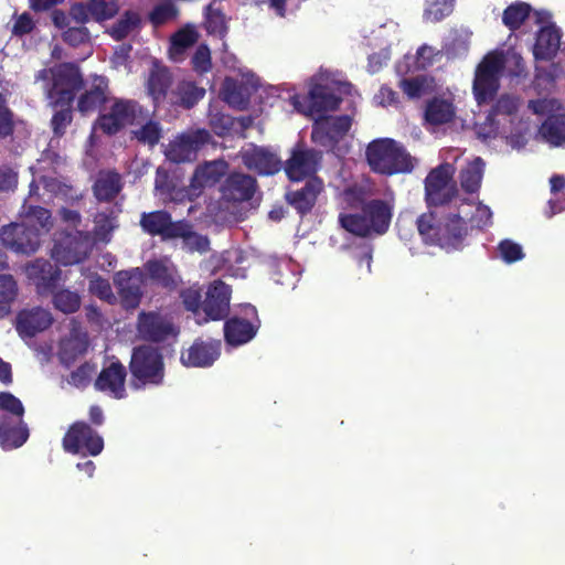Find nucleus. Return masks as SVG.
Returning <instances> with one entry per match:
<instances>
[{
  "instance_id": "62",
  "label": "nucleus",
  "mask_w": 565,
  "mask_h": 565,
  "mask_svg": "<svg viewBox=\"0 0 565 565\" xmlns=\"http://www.w3.org/2000/svg\"><path fill=\"white\" fill-rule=\"evenodd\" d=\"M374 102L383 107H397L399 103L397 93L386 86L381 87V89L374 95Z\"/></svg>"
},
{
  "instance_id": "47",
  "label": "nucleus",
  "mask_w": 565,
  "mask_h": 565,
  "mask_svg": "<svg viewBox=\"0 0 565 565\" xmlns=\"http://www.w3.org/2000/svg\"><path fill=\"white\" fill-rule=\"evenodd\" d=\"M205 28L210 34L223 36L227 32L226 19L220 9L213 4L206 7Z\"/></svg>"
},
{
  "instance_id": "31",
  "label": "nucleus",
  "mask_w": 565,
  "mask_h": 565,
  "mask_svg": "<svg viewBox=\"0 0 565 565\" xmlns=\"http://www.w3.org/2000/svg\"><path fill=\"white\" fill-rule=\"evenodd\" d=\"M28 275L41 291H53L60 281L61 270L55 264L39 258L29 265Z\"/></svg>"
},
{
  "instance_id": "22",
  "label": "nucleus",
  "mask_w": 565,
  "mask_h": 565,
  "mask_svg": "<svg viewBox=\"0 0 565 565\" xmlns=\"http://www.w3.org/2000/svg\"><path fill=\"white\" fill-rule=\"evenodd\" d=\"M211 128L221 138L231 137L237 139L255 138L253 131H259L250 116L234 118L230 115L215 114L211 117Z\"/></svg>"
},
{
  "instance_id": "57",
  "label": "nucleus",
  "mask_w": 565,
  "mask_h": 565,
  "mask_svg": "<svg viewBox=\"0 0 565 565\" xmlns=\"http://www.w3.org/2000/svg\"><path fill=\"white\" fill-rule=\"evenodd\" d=\"M426 82L424 76L405 78L401 82V87L409 98H418L425 92Z\"/></svg>"
},
{
  "instance_id": "44",
  "label": "nucleus",
  "mask_w": 565,
  "mask_h": 565,
  "mask_svg": "<svg viewBox=\"0 0 565 565\" xmlns=\"http://www.w3.org/2000/svg\"><path fill=\"white\" fill-rule=\"evenodd\" d=\"M140 25V17L137 12L126 11L125 14L111 26L110 35L119 41L125 39Z\"/></svg>"
},
{
  "instance_id": "48",
  "label": "nucleus",
  "mask_w": 565,
  "mask_h": 565,
  "mask_svg": "<svg viewBox=\"0 0 565 565\" xmlns=\"http://www.w3.org/2000/svg\"><path fill=\"white\" fill-rule=\"evenodd\" d=\"M175 239H182L183 246H185L189 252L203 254L209 249L207 237L194 232L193 226L182 231V234L177 235Z\"/></svg>"
},
{
  "instance_id": "40",
  "label": "nucleus",
  "mask_w": 565,
  "mask_h": 565,
  "mask_svg": "<svg viewBox=\"0 0 565 565\" xmlns=\"http://www.w3.org/2000/svg\"><path fill=\"white\" fill-rule=\"evenodd\" d=\"M204 143H162L164 154L169 161L174 163H190L196 161L200 146Z\"/></svg>"
},
{
  "instance_id": "19",
  "label": "nucleus",
  "mask_w": 565,
  "mask_h": 565,
  "mask_svg": "<svg viewBox=\"0 0 565 565\" xmlns=\"http://www.w3.org/2000/svg\"><path fill=\"white\" fill-rule=\"evenodd\" d=\"M258 87L259 79L253 74L243 76L241 81L226 77L221 88V96L230 107L244 110Z\"/></svg>"
},
{
  "instance_id": "10",
  "label": "nucleus",
  "mask_w": 565,
  "mask_h": 565,
  "mask_svg": "<svg viewBox=\"0 0 565 565\" xmlns=\"http://www.w3.org/2000/svg\"><path fill=\"white\" fill-rule=\"evenodd\" d=\"M111 104L104 108L96 119L93 131L98 135L100 131L105 136H113L132 124L140 111L139 105L129 99H111Z\"/></svg>"
},
{
  "instance_id": "35",
  "label": "nucleus",
  "mask_w": 565,
  "mask_h": 565,
  "mask_svg": "<svg viewBox=\"0 0 565 565\" xmlns=\"http://www.w3.org/2000/svg\"><path fill=\"white\" fill-rule=\"evenodd\" d=\"M561 45V32L554 25H545L541 28L536 43L534 46V55L536 58L551 60L555 56Z\"/></svg>"
},
{
  "instance_id": "1",
  "label": "nucleus",
  "mask_w": 565,
  "mask_h": 565,
  "mask_svg": "<svg viewBox=\"0 0 565 565\" xmlns=\"http://www.w3.org/2000/svg\"><path fill=\"white\" fill-rule=\"evenodd\" d=\"M351 84L333 81L328 73H320L312 77V86L309 90V106L303 108L298 97H292V105L299 113L310 116L313 120L312 141H339L343 139L351 128L349 116H324L323 113L334 110L341 98L335 92L349 94Z\"/></svg>"
},
{
  "instance_id": "15",
  "label": "nucleus",
  "mask_w": 565,
  "mask_h": 565,
  "mask_svg": "<svg viewBox=\"0 0 565 565\" xmlns=\"http://www.w3.org/2000/svg\"><path fill=\"white\" fill-rule=\"evenodd\" d=\"M191 227L186 221H173L166 210L143 212L140 214V228L145 234L161 238L162 242L175 239L177 235Z\"/></svg>"
},
{
  "instance_id": "13",
  "label": "nucleus",
  "mask_w": 565,
  "mask_h": 565,
  "mask_svg": "<svg viewBox=\"0 0 565 565\" xmlns=\"http://www.w3.org/2000/svg\"><path fill=\"white\" fill-rule=\"evenodd\" d=\"M52 88L47 90L49 98L61 105L68 106L76 92L83 86L79 68L72 63L52 68Z\"/></svg>"
},
{
  "instance_id": "39",
  "label": "nucleus",
  "mask_w": 565,
  "mask_h": 565,
  "mask_svg": "<svg viewBox=\"0 0 565 565\" xmlns=\"http://www.w3.org/2000/svg\"><path fill=\"white\" fill-rule=\"evenodd\" d=\"M455 117L454 105L443 98L430 100L425 110V119L433 125L449 122Z\"/></svg>"
},
{
  "instance_id": "58",
  "label": "nucleus",
  "mask_w": 565,
  "mask_h": 565,
  "mask_svg": "<svg viewBox=\"0 0 565 565\" xmlns=\"http://www.w3.org/2000/svg\"><path fill=\"white\" fill-rule=\"evenodd\" d=\"M192 65L198 73H205L211 68V52L206 45L202 44L196 49L192 56Z\"/></svg>"
},
{
  "instance_id": "30",
  "label": "nucleus",
  "mask_w": 565,
  "mask_h": 565,
  "mask_svg": "<svg viewBox=\"0 0 565 565\" xmlns=\"http://www.w3.org/2000/svg\"><path fill=\"white\" fill-rule=\"evenodd\" d=\"M122 190V179L115 169H103L93 183V195L99 203H113Z\"/></svg>"
},
{
  "instance_id": "21",
  "label": "nucleus",
  "mask_w": 565,
  "mask_h": 565,
  "mask_svg": "<svg viewBox=\"0 0 565 565\" xmlns=\"http://www.w3.org/2000/svg\"><path fill=\"white\" fill-rule=\"evenodd\" d=\"M241 159L247 170L262 177L277 174L282 168V162L276 153L255 143L241 150Z\"/></svg>"
},
{
  "instance_id": "27",
  "label": "nucleus",
  "mask_w": 565,
  "mask_h": 565,
  "mask_svg": "<svg viewBox=\"0 0 565 565\" xmlns=\"http://www.w3.org/2000/svg\"><path fill=\"white\" fill-rule=\"evenodd\" d=\"M322 191L323 181L319 178H309L302 188L286 191L285 201L300 216H306L313 209L317 198Z\"/></svg>"
},
{
  "instance_id": "41",
  "label": "nucleus",
  "mask_w": 565,
  "mask_h": 565,
  "mask_svg": "<svg viewBox=\"0 0 565 565\" xmlns=\"http://www.w3.org/2000/svg\"><path fill=\"white\" fill-rule=\"evenodd\" d=\"M52 303L55 310L61 311L63 315H74L81 308V296L68 288H60L53 291Z\"/></svg>"
},
{
  "instance_id": "23",
  "label": "nucleus",
  "mask_w": 565,
  "mask_h": 565,
  "mask_svg": "<svg viewBox=\"0 0 565 565\" xmlns=\"http://www.w3.org/2000/svg\"><path fill=\"white\" fill-rule=\"evenodd\" d=\"M221 355V341L195 339L189 349L180 353V363L185 367H209Z\"/></svg>"
},
{
  "instance_id": "60",
  "label": "nucleus",
  "mask_w": 565,
  "mask_h": 565,
  "mask_svg": "<svg viewBox=\"0 0 565 565\" xmlns=\"http://www.w3.org/2000/svg\"><path fill=\"white\" fill-rule=\"evenodd\" d=\"M476 134L482 139L498 138V125L492 114H489L482 124L476 125Z\"/></svg>"
},
{
  "instance_id": "43",
  "label": "nucleus",
  "mask_w": 565,
  "mask_h": 565,
  "mask_svg": "<svg viewBox=\"0 0 565 565\" xmlns=\"http://www.w3.org/2000/svg\"><path fill=\"white\" fill-rule=\"evenodd\" d=\"M138 125L139 128L132 131L138 141H160L167 137V130L157 119L149 118Z\"/></svg>"
},
{
  "instance_id": "4",
  "label": "nucleus",
  "mask_w": 565,
  "mask_h": 565,
  "mask_svg": "<svg viewBox=\"0 0 565 565\" xmlns=\"http://www.w3.org/2000/svg\"><path fill=\"white\" fill-rule=\"evenodd\" d=\"M393 206L383 199H371L361 204L358 213H341L338 223L350 234L361 237L383 236L392 224Z\"/></svg>"
},
{
  "instance_id": "37",
  "label": "nucleus",
  "mask_w": 565,
  "mask_h": 565,
  "mask_svg": "<svg viewBox=\"0 0 565 565\" xmlns=\"http://www.w3.org/2000/svg\"><path fill=\"white\" fill-rule=\"evenodd\" d=\"M482 173H484V161L476 158L468 162L460 171V186L466 193L473 194L481 186Z\"/></svg>"
},
{
  "instance_id": "63",
  "label": "nucleus",
  "mask_w": 565,
  "mask_h": 565,
  "mask_svg": "<svg viewBox=\"0 0 565 565\" xmlns=\"http://www.w3.org/2000/svg\"><path fill=\"white\" fill-rule=\"evenodd\" d=\"M471 221L475 222V226L478 228L490 226L492 223L491 209L482 203H478L477 211H475L473 216H471Z\"/></svg>"
},
{
  "instance_id": "3",
  "label": "nucleus",
  "mask_w": 565,
  "mask_h": 565,
  "mask_svg": "<svg viewBox=\"0 0 565 565\" xmlns=\"http://www.w3.org/2000/svg\"><path fill=\"white\" fill-rule=\"evenodd\" d=\"M508 68L511 76H520L524 70L522 56L514 51L488 53L475 72L472 90L479 105L490 102L500 87V77Z\"/></svg>"
},
{
  "instance_id": "38",
  "label": "nucleus",
  "mask_w": 565,
  "mask_h": 565,
  "mask_svg": "<svg viewBox=\"0 0 565 565\" xmlns=\"http://www.w3.org/2000/svg\"><path fill=\"white\" fill-rule=\"evenodd\" d=\"M87 352V339L85 334H70L60 343V361L71 364Z\"/></svg>"
},
{
  "instance_id": "51",
  "label": "nucleus",
  "mask_w": 565,
  "mask_h": 565,
  "mask_svg": "<svg viewBox=\"0 0 565 565\" xmlns=\"http://www.w3.org/2000/svg\"><path fill=\"white\" fill-rule=\"evenodd\" d=\"M499 254L507 264H513L523 259L522 246L511 239H503L498 245Z\"/></svg>"
},
{
  "instance_id": "32",
  "label": "nucleus",
  "mask_w": 565,
  "mask_h": 565,
  "mask_svg": "<svg viewBox=\"0 0 565 565\" xmlns=\"http://www.w3.org/2000/svg\"><path fill=\"white\" fill-rule=\"evenodd\" d=\"M205 95V89L190 81H180L168 95V103L185 109L192 108Z\"/></svg>"
},
{
  "instance_id": "64",
  "label": "nucleus",
  "mask_w": 565,
  "mask_h": 565,
  "mask_svg": "<svg viewBox=\"0 0 565 565\" xmlns=\"http://www.w3.org/2000/svg\"><path fill=\"white\" fill-rule=\"evenodd\" d=\"M565 210V194L564 193H557L553 194V198L548 200V206H546L545 210V217L552 218L561 213H563Z\"/></svg>"
},
{
  "instance_id": "8",
  "label": "nucleus",
  "mask_w": 565,
  "mask_h": 565,
  "mask_svg": "<svg viewBox=\"0 0 565 565\" xmlns=\"http://www.w3.org/2000/svg\"><path fill=\"white\" fill-rule=\"evenodd\" d=\"M454 175L455 167L449 162L430 169L425 179V202L429 209L446 207L458 200V188Z\"/></svg>"
},
{
  "instance_id": "26",
  "label": "nucleus",
  "mask_w": 565,
  "mask_h": 565,
  "mask_svg": "<svg viewBox=\"0 0 565 565\" xmlns=\"http://www.w3.org/2000/svg\"><path fill=\"white\" fill-rule=\"evenodd\" d=\"M52 323L53 317L50 311L41 307H34L32 309H22L18 312L14 328L22 339H28L44 332Z\"/></svg>"
},
{
  "instance_id": "45",
  "label": "nucleus",
  "mask_w": 565,
  "mask_h": 565,
  "mask_svg": "<svg viewBox=\"0 0 565 565\" xmlns=\"http://www.w3.org/2000/svg\"><path fill=\"white\" fill-rule=\"evenodd\" d=\"M530 6L524 2L511 4L503 12V23L510 30H516L521 26V24L525 21L530 13Z\"/></svg>"
},
{
  "instance_id": "36",
  "label": "nucleus",
  "mask_w": 565,
  "mask_h": 565,
  "mask_svg": "<svg viewBox=\"0 0 565 565\" xmlns=\"http://www.w3.org/2000/svg\"><path fill=\"white\" fill-rule=\"evenodd\" d=\"M172 85V76L168 68L154 66L149 75L148 90L156 103L168 100L169 87Z\"/></svg>"
},
{
  "instance_id": "28",
  "label": "nucleus",
  "mask_w": 565,
  "mask_h": 565,
  "mask_svg": "<svg viewBox=\"0 0 565 565\" xmlns=\"http://www.w3.org/2000/svg\"><path fill=\"white\" fill-rule=\"evenodd\" d=\"M256 189H258V183H256L255 178L241 172H233L226 177L223 185H221V195L226 202L244 203L252 200Z\"/></svg>"
},
{
  "instance_id": "42",
  "label": "nucleus",
  "mask_w": 565,
  "mask_h": 565,
  "mask_svg": "<svg viewBox=\"0 0 565 565\" xmlns=\"http://www.w3.org/2000/svg\"><path fill=\"white\" fill-rule=\"evenodd\" d=\"M198 32L193 26H185L178 31L171 39L169 50L170 57L179 62L183 58V53L198 41Z\"/></svg>"
},
{
  "instance_id": "2",
  "label": "nucleus",
  "mask_w": 565,
  "mask_h": 565,
  "mask_svg": "<svg viewBox=\"0 0 565 565\" xmlns=\"http://www.w3.org/2000/svg\"><path fill=\"white\" fill-rule=\"evenodd\" d=\"M231 285L221 279L207 284L205 295L195 287L180 291L183 309L192 313L199 326L227 319L231 312Z\"/></svg>"
},
{
  "instance_id": "9",
  "label": "nucleus",
  "mask_w": 565,
  "mask_h": 565,
  "mask_svg": "<svg viewBox=\"0 0 565 565\" xmlns=\"http://www.w3.org/2000/svg\"><path fill=\"white\" fill-rule=\"evenodd\" d=\"M63 451L83 457H96L104 450V438L87 422L76 420L62 438Z\"/></svg>"
},
{
  "instance_id": "61",
  "label": "nucleus",
  "mask_w": 565,
  "mask_h": 565,
  "mask_svg": "<svg viewBox=\"0 0 565 565\" xmlns=\"http://www.w3.org/2000/svg\"><path fill=\"white\" fill-rule=\"evenodd\" d=\"M63 38L72 46H77L88 40L89 33L85 26H72L64 32Z\"/></svg>"
},
{
  "instance_id": "17",
  "label": "nucleus",
  "mask_w": 565,
  "mask_h": 565,
  "mask_svg": "<svg viewBox=\"0 0 565 565\" xmlns=\"http://www.w3.org/2000/svg\"><path fill=\"white\" fill-rule=\"evenodd\" d=\"M298 143L292 149L291 157L286 160L281 169H285L286 178L291 182H302L310 178H318L315 174L320 167L321 152L315 149L301 148Z\"/></svg>"
},
{
  "instance_id": "6",
  "label": "nucleus",
  "mask_w": 565,
  "mask_h": 565,
  "mask_svg": "<svg viewBox=\"0 0 565 565\" xmlns=\"http://www.w3.org/2000/svg\"><path fill=\"white\" fill-rule=\"evenodd\" d=\"M128 370H130L131 386L136 390L162 385L166 377L162 352L148 344L134 348Z\"/></svg>"
},
{
  "instance_id": "46",
  "label": "nucleus",
  "mask_w": 565,
  "mask_h": 565,
  "mask_svg": "<svg viewBox=\"0 0 565 565\" xmlns=\"http://www.w3.org/2000/svg\"><path fill=\"white\" fill-rule=\"evenodd\" d=\"M52 214L46 207L28 206L24 212V222L20 224L38 226L39 231H49L52 223Z\"/></svg>"
},
{
  "instance_id": "11",
  "label": "nucleus",
  "mask_w": 565,
  "mask_h": 565,
  "mask_svg": "<svg viewBox=\"0 0 565 565\" xmlns=\"http://www.w3.org/2000/svg\"><path fill=\"white\" fill-rule=\"evenodd\" d=\"M39 227L25 223H11L0 227V243L4 248L25 256H31L40 247Z\"/></svg>"
},
{
  "instance_id": "12",
  "label": "nucleus",
  "mask_w": 565,
  "mask_h": 565,
  "mask_svg": "<svg viewBox=\"0 0 565 565\" xmlns=\"http://www.w3.org/2000/svg\"><path fill=\"white\" fill-rule=\"evenodd\" d=\"M529 108L535 114L547 118L541 125L540 135L547 141H565V114L563 106L555 98H542L529 102Z\"/></svg>"
},
{
  "instance_id": "52",
  "label": "nucleus",
  "mask_w": 565,
  "mask_h": 565,
  "mask_svg": "<svg viewBox=\"0 0 565 565\" xmlns=\"http://www.w3.org/2000/svg\"><path fill=\"white\" fill-rule=\"evenodd\" d=\"M177 14L178 9L173 3L163 2L153 8V10L149 14V19L154 25H160L169 20L174 19Z\"/></svg>"
},
{
  "instance_id": "53",
  "label": "nucleus",
  "mask_w": 565,
  "mask_h": 565,
  "mask_svg": "<svg viewBox=\"0 0 565 565\" xmlns=\"http://www.w3.org/2000/svg\"><path fill=\"white\" fill-rule=\"evenodd\" d=\"M520 99L511 94H502L495 102L490 114L493 115H512L519 108Z\"/></svg>"
},
{
  "instance_id": "56",
  "label": "nucleus",
  "mask_w": 565,
  "mask_h": 565,
  "mask_svg": "<svg viewBox=\"0 0 565 565\" xmlns=\"http://www.w3.org/2000/svg\"><path fill=\"white\" fill-rule=\"evenodd\" d=\"M0 411L7 412L15 417L23 416L21 399L8 392H0Z\"/></svg>"
},
{
  "instance_id": "54",
  "label": "nucleus",
  "mask_w": 565,
  "mask_h": 565,
  "mask_svg": "<svg viewBox=\"0 0 565 565\" xmlns=\"http://www.w3.org/2000/svg\"><path fill=\"white\" fill-rule=\"evenodd\" d=\"M17 284L9 274H0V306H9L15 298Z\"/></svg>"
},
{
  "instance_id": "25",
  "label": "nucleus",
  "mask_w": 565,
  "mask_h": 565,
  "mask_svg": "<svg viewBox=\"0 0 565 565\" xmlns=\"http://www.w3.org/2000/svg\"><path fill=\"white\" fill-rule=\"evenodd\" d=\"M227 162L224 160H213L196 167L192 179H190L189 189H186L190 200L200 196L203 189L217 184L227 172Z\"/></svg>"
},
{
  "instance_id": "34",
  "label": "nucleus",
  "mask_w": 565,
  "mask_h": 565,
  "mask_svg": "<svg viewBox=\"0 0 565 565\" xmlns=\"http://www.w3.org/2000/svg\"><path fill=\"white\" fill-rule=\"evenodd\" d=\"M95 81L96 83L86 89L77 102V110L84 116L99 110L100 106L108 102L107 83L102 77H97Z\"/></svg>"
},
{
  "instance_id": "20",
  "label": "nucleus",
  "mask_w": 565,
  "mask_h": 565,
  "mask_svg": "<svg viewBox=\"0 0 565 565\" xmlns=\"http://www.w3.org/2000/svg\"><path fill=\"white\" fill-rule=\"evenodd\" d=\"M88 255L87 237L81 232L67 234L55 242L52 248V258L62 266H73L84 262Z\"/></svg>"
},
{
  "instance_id": "55",
  "label": "nucleus",
  "mask_w": 565,
  "mask_h": 565,
  "mask_svg": "<svg viewBox=\"0 0 565 565\" xmlns=\"http://www.w3.org/2000/svg\"><path fill=\"white\" fill-rule=\"evenodd\" d=\"M93 372L94 366L88 362H84L82 365L72 371V373H70L68 384L77 388H83L87 386L88 382H90Z\"/></svg>"
},
{
  "instance_id": "5",
  "label": "nucleus",
  "mask_w": 565,
  "mask_h": 565,
  "mask_svg": "<svg viewBox=\"0 0 565 565\" xmlns=\"http://www.w3.org/2000/svg\"><path fill=\"white\" fill-rule=\"evenodd\" d=\"M416 227L423 239L430 245H437L446 252L460 249L468 235V225L460 213L449 212L435 221V213H423L416 220Z\"/></svg>"
},
{
  "instance_id": "16",
  "label": "nucleus",
  "mask_w": 565,
  "mask_h": 565,
  "mask_svg": "<svg viewBox=\"0 0 565 565\" xmlns=\"http://www.w3.org/2000/svg\"><path fill=\"white\" fill-rule=\"evenodd\" d=\"M145 271L140 267L119 270L114 276V286L117 289L120 306L125 310H134L139 307L145 287Z\"/></svg>"
},
{
  "instance_id": "14",
  "label": "nucleus",
  "mask_w": 565,
  "mask_h": 565,
  "mask_svg": "<svg viewBox=\"0 0 565 565\" xmlns=\"http://www.w3.org/2000/svg\"><path fill=\"white\" fill-rule=\"evenodd\" d=\"M243 312L245 318L233 316L223 320L224 341L233 348L247 344L258 333L259 320L255 307L244 305Z\"/></svg>"
},
{
  "instance_id": "59",
  "label": "nucleus",
  "mask_w": 565,
  "mask_h": 565,
  "mask_svg": "<svg viewBox=\"0 0 565 565\" xmlns=\"http://www.w3.org/2000/svg\"><path fill=\"white\" fill-rule=\"evenodd\" d=\"M72 121V110L67 107L56 111L51 120L54 138H61L64 135L66 126Z\"/></svg>"
},
{
  "instance_id": "50",
  "label": "nucleus",
  "mask_w": 565,
  "mask_h": 565,
  "mask_svg": "<svg viewBox=\"0 0 565 565\" xmlns=\"http://www.w3.org/2000/svg\"><path fill=\"white\" fill-rule=\"evenodd\" d=\"M89 8L96 21L110 19L118 11L116 0H90Z\"/></svg>"
},
{
  "instance_id": "7",
  "label": "nucleus",
  "mask_w": 565,
  "mask_h": 565,
  "mask_svg": "<svg viewBox=\"0 0 565 565\" xmlns=\"http://www.w3.org/2000/svg\"><path fill=\"white\" fill-rule=\"evenodd\" d=\"M398 143H367L366 160L372 172L381 175L411 173L416 160Z\"/></svg>"
},
{
  "instance_id": "29",
  "label": "nucleus",
  "mask_w": 565,
  "mask_h": 565,
  "mask_svg": "<svg viewBox=\"0 0 565 565\" xmlns=\"http://www.w3.org/2000/svg\"><path fill=\"white\" fill-rule=\"evenodd\" d=\"M29 439V429L22 416H0V447L18 449Z\"/></svg>"
},
{
  "instance_id": "24",
  "label": "nucleus",
  "mask_w": 565,
  "mask_h": 565,
  "mask_svg": "<svg viewBox=\"0 0 565 565\" xmlns=\"http://www.w3.org/2000/svg\"><path fill=\"white\" fill-rule=\"evenodd\" d=\"M126 369L121 362L113 361L104 366L94 381V390L108 395L114 399L126 397Z\"/></svg>"
},
{
  "instance_id": "49",
  "label": "nucleus",
  "mask_w": 565,
  "mask_h": 565,
  "mask_svg": "<svg viewBox=\"0 0 565 565\" xmlns=\"http://www.w3.org/2000/svg\"><path fill=\"white\" fill-rule=\"evenodd\" d=\"M455 0H427L424 19L429 22H438L452 11Z\"/></svg>"
},
{
  "instance_id": "18",
  "label": "nucleus",
  "mask_w": 565,
  "mask_h": 565,
  "mask_svg": "<svg viewBox=\"0 0 565 565\" xmlns=\"http://www.w3.org/2000/svg\"><path fill=\"white\" fill-rule=\"evenodd\" d=\"M137 331L141 339L154 343L163 342L178 335L175 324L157 311H141L138 313Z\"/></svg>"
},
{
  "instance_id": "33",
  "label": "nucleus",
  "mask_w": 565,
  "mask_h": 565,
  "mask_svg": "<svg viewBox=\"0 0 565 565\" xmlns=\"http://www.w3.org/2000/svg\"><path fill=\"white\" fill-rule=\"evenodd\" d=\"M145 271L149 279L159 287L174 291L178 286L177 269L173 266H168L161 260H148L145 264Z\"/></svg>"
}]
</instances>
